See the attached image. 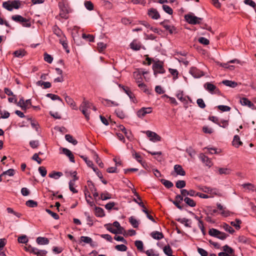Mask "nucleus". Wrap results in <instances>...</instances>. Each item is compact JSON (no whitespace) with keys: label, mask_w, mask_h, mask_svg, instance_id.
I'll return each mask as SVG.
<instances>
[{"label":"nucleus","mask_w":256,"mask_h":256,"mask_svg":"<svg viewBox=\"0 0 256 256\" xmlns=\"http://www.w3.org/2000/svg\"><path fill=\"white\" fill-rule=\"evenodd\" d=\"M92 106V104L86 100L85 98H84L83 102L80 104L79 110L82 112L86 120H88L90 119V109Z\"/></svg>","instance_id":"f257e3e1"},{"label":"nucleus","mask_w":256,"mask_h":256,"mask_svg":"<svg viewBox=\"0 0 256 256\" xmlns=\"http://www.w3.org/2000/svg\"><path fill=\"white\" fill-rule=\"evenodd\" d=\"M20 6V1L16 0L5 2L2 4L3 7L9 11H12L14 8L18 9Z\"/></svg>","instance_id":"f03ea898"},{"label":"nucleus","mask_w":256,"mask_h":256,"mask_svg":"<svg viewBox=\"0 0 256 256\" xmlns=\"http://www.w3.org/2000/svg\"><path fill=\"white\" fill-rule=\"evenodd\" d=\"M208 234L212 236L216 237L221 240H224L228 236L224 232H222L216 228H210L208 230Z\"/></svg>","instance_id":"7ed1b4c3"},{"label":"nucleus","mask_w":256,"mask_h":256,"mask_svg":"<svg viewBox=\"0 0 256 256\" xmlns=\"http://www.w3.org/2000/svg\"><path fill=\"white\" fill-rule=\"evenodd\" d=\"M24 250L26 251L32 253L38 256H44L47 254V251L46 250H40L37 248L32 246L30 245L26 246Z\"/></svg>","instance_id":"20e7f679"},{"label":"nucleus","mask_w":256,"mask_h":256,"mask_svg":"<svg viewBox=\"0 0 256 256\" xmlns=\"http://www.w3.org/2000/svg\"><path fill=\"white\" fill-rule=\"evenodd\" d=\"M184 18L186 21L190 24H196L200 23L202 20L201 18H198L196 16L191 14H188L185 15Z\"/></svg>","instance_id":"39448f33"},{"label":"nucleus","mask_w":256,"mask_h":256,"mask_svg":"<svg viewBox=\"0 0 256 256\" xmlns=\"http://www.w3.org/2000/svg\"><path fill=\"white\" fill-rule=\"evenodd\" d=\"M203 192L208 193L210 194L211 198L215 196H220V194L219 190L216 188H211L207 186H204L200 188Z\"/></svg>","instance_id":"423d86ee"},{"label":"nucleus","mask_w":256,"mask_h":256,"mask_svg":"<svg viewBox=\"0 0 256 256\" xmlns=\"http://www.w3.org/2000/svg\"><path fill=\"white\" fill-rule=\"evenodd\" d=\"M58 6L60 10V16L64 19H68L69 12L66 6L64 4L60 2L59 3Z\"/></svg>","instance_id":"0eeeda50"},{"label":"nucleus","mask_w":256,"mask_h":256,"mask_svg":"<svg viewBox=\"0 0 256 256\" xmlns=\"http://www.w3.org/2000/svg\"><path fill=\"white\" fill-rule=\"evenodd\" d=\"M152 68L154 72V74L156 76L158 74H162L165 72V70L162 65L158 62H156L153 64Z\"/></svg>","instance_id":"6e6552de"},{"label":"nucleus","mask_w":256,"mask_h":256,"mask_svg":"<svg viewBox=\"0 0 256 256\" xmlns=\"http://www.w3.org/2000/svg\"><path fill=\"white\" fill-rule=\"evenodd\" d=\"M148 15L152 20H158L160 17L158 12L154 8H150L148 10Z\"/></svg>","instance_id":"1a4fd4ad"},{"label":"nucleus","mask_w":256,"mask_h":256,"mask_svg":"<svg viewBox=\"0 0 256 256\" xmlns=\"http://www.w3.org/2000/svg\"><path fill=\"white\" fill-rule=\"evenodd\" d=\"M189 72L194 78H200L204 76L202 71L194 66L190 68Z\"/></svg>","instance_id":"9d476101"},{"label":"nucleus","mask_w":256,"mask_h":256,"mask_svg":"<svg viewBox=\"0 0 256 256\" xmlns=\"http://www.w3.org/2000/svg\"><path fill=\"white\" fill-rule=\"evenodd\" d=\"M152 112V108L151 107L142 108L137 112V116L140 118H142L146 114H150Z\"/></svg>","instance_id":"9b49d317"},{"label":"nucleus","mask_w":256,"mask_h":256,"mask_svg":"<svg viewBox=\"0 0 256 256\" xmlns=\"http://www.w3.org/2000/svg\"><path fill=\"white\" fill-rule=\"evenodd\" d=\"M146 134L147 136L150 138V140L153 142H156L160 140V136L154 132L148 130L146 132Z\"/></svg>","instance_id":"f8f14e48"},{"label":"nucleus","mask_w":256,"mask_h":256,"mask_svg":"<svg viewBox=\"0 0 256 256\" xmlns=\"http://www.w3.org/2000/svg\"><path fill=\"white\" fill-rule=\"evenodd\" d=\"M240 102L242 106H248V108L254 110H256V106L246 98H240Z\"/></svg>","instance_id":"ddd939ff"},{"label":"nucleus","mask_w":256,"mask_h":256,"mask_svg":"<svg viewBox=\"0 0 256 256\" xmlns=\"http://www.w3.org/2000/svg\"><path fill=\"white\" fill-rule=\"evenodd\" d=\"M217 208L218 210L220 211V214L222 216L227 217L230 215V212L226 208L223 206H222L220 204L218 203L216 204Z\"/></svg>","instance_id":"4468645a"},{"label":"nucleus","mask_w":256,"mask_h":256,"mask_svg":"<svg viewBox=\"0 0 256 256\" xmlns=\"http://www.w3.org/2000/svg\"><path fill=\"white\" fill-rule=\"evenodd\" d=\"M200 158L202 160V162L208 168H210L212 166V162L210 158L203 154H200Z\"/></svg>","instance_id":"2eb2a0df"},{"label":"nucleus","mask_w":256,"mask_h":256,"mask_svg":"<svg viewBox=\"0 0 256 256\" xmlns=\"http://www.w3.org/2000/svg\"><path fill=\"white\" fill-rule=\"evenodd\" d=\"M131 49L134 50H140L142 46L140 42L136 40H134L130 44Z\"/></svg>","instance_id":"dca6fc26"},{"label":"nucleus","mask_w":256,"mask_h":256,"mask_svg":"<svg viewBox=\"0 0 256 256\" xmlns=\"http://www.w3.org/2000/svg\"><path fill=\"white\" fill-rule=\"evenodd\" d=\"M65 100L66 102L74 110H78L76 104L74 100L68 96H65Z\"/></svg>","instance_id":"f3484780"},{"label":"nucleus","mask_w":256,"mask_h":256,"mask_svg":"<svg viewBox=\"0 0 256 256\" xmlns=\"http://www.w3.org/2000/svg\"><path fill=\"white\" fill-rule=\"evenodd\" d=\"M204 88L211 94H212L215 90H217L216 86L209 82H207L204 84Z\"/></svg>","instance_id":"a211bd4d"},{"label":"nucleus","mask_w":256,"mask_h":256,"mask_svg":"<svg viewBox=\"0 0 256 256\" xmlns=\"http://www.w3.org/2000/svg\"><path fill=\"white\" fill-rule=\"evenodd\" d=\"M62 152L64 154L68 156L70 158V160L71 162L74 163V157L72 152L66 148H62Z\"/></svg>","instance_id":"6ab92c4d"},{"label":"nucleus","mask_w":256,"mask_h":256,"mask_svg":"<svg viewBox=\"0 0 256 256\" xmlns=\"http://www.w3.org/2000/svg\"><path fill=\"white\" fill-rule=\"evenodd\" d=\"M133 76L137 84L142 81V73L140 70H137L134 72Z\"/></svg>","instance_id":"aec40b11"},{"label":"nucleus","mask_w":256,"mask_h":256,"mask_svg":"<svg viewBox=\"0 0 256 256\" xmlns=\"http://www.w3.org/2000/svg\"><path fill=\"white\" fill-rule=\"evenodd\" d=\"M174 172L177 174L184 176L186 175V172L182 166L179 164H176L174 166Z\"/></svg>","instance_id":"412c9836"},{"label":"nucleus","mask_w":256,"mask_h":256,"mask_svg":"<svg viewBox=\"0 0 256 256\" xmlns=\"http://www.w3.org/2000/svg\"><path fill=\"white\" fill-rule=\"evenodd\" d=\"M167 20H164L160 22V24L163 27L169 32L172 34L173 33L174 30H175L174 26L168 25L166 24Z\"/></svg>","instance_id":"4be33fe9"},{"label":"nucleus","mask_w":256,"mask_h":256,"mask_svg":"<svg viewBox=\"0 0 256 256\" xmlns=\"http://www.w3.org/2000/svg\"><path fill=\"white\" fill-rule=\"evenodd\" d=\"M94 214L97 217L102 218L105 216L104 210L102 208L98 206L95 207Z\"/></svg>","instance_id":"5701e85b"},{"label":"nucleus","mask_w":256,"mask_h":256,"mask_svg":"<svg viewBox=\"0 0 256 256\" xmlns=\"http://www.w3.org/2000/svg\"><path fill=\"white\" fill-rule=\"evenodd\" d=\"M176 98L182 102H184L186 101V99L188 98V96H184V92L179 90L178 92L176 94Z\"/></svg>","instance_id":"b1692460"},{"label":"nucleus","mask_w":256,"mask_h":256,"mask_svg":"<svg viewBox=\"0 0 256 256\" xmlns=\"http://www.w3.org/2000/svg\"><path fill=\"white\" fill-rule=\"evenodd\" d=\"M60 42L62 44L63 46V48L66 50V52L68 53L70 50L68 49V44L67 42V40L66 39V38L64 36H63L60 39Z\"/></svg>","instance_id":"393cba45"},{"label":"nucleus","mask_w":256,"mask_h":256,"mask_svg":"<svg viewBox=\"0 0 256 256\" xmlns=\"http://www.w3.org/2000/svg\"><path fill=\"white\" fill-rule=\"evenodd\" d=\"M150 235L153 238L157 240H160L164 238L162 233L157 231L152 232Z\"/></svg>","instance_id":"a878e982"},{"label":"nucleus","mask_w":256,"mask_h":256,"mask_svg":"<svg viewBox=\"0 0 256 256\" xmlns=\"http://www.w3.org/2000/svg\"><path fill=\"white\" fill-rule=\"evenodd\" d=\"M242 142L240 141V136L238 135L234 136L232 141L233 146L236 148H238L242 145Z\"/></svg>","instance_id":"bb28decb"},{"label":"nucleus","mask_w":256,"mask_h":256,"mask_svg":"<svg viewBox=\"0 0 256 256\" xmlns=\"http://www.w3.org/2000/svg\"><path fill=\"white\" fill-rule=\"evenodd\" d=\"M184 201L188 206L190 207H194L196 206V202L188 197L184 198Z\"/></svg>","instance_id":"cd10ccee"},{"label":"nucleus","mask_w":256,"mask_h":256,"mask_svg":"<svg viewBox=\"0 0 256 256\" xmlns=\"http://www.w3.org/2000/svg\"><path fill=\"white\" fill-rule=\"evenodd\" d=\"M26 54V52L23 49H20L14 52L13 54L18 58H22Z\"/></svg>","instance_id":"c85d7f7f"},{"label":"nucleus","mask_w":256,"mask_h":256,"mask_svg":"<svg viewBox=\"0 0 256 256\" xmlns=\"http://www.w3.org/2000/svg\"><path fill=\"white\" fill-rule=\"evenodd\" d=\"M220 174H229L231 173L232 170L228 168H219L218 170Z\"/></svg>","instance_id":"c756f323"},{"label":"nucleus","mask_w":256,"mask_h":256,"mask_svg":"<svg viewBox=\"0 0 256 256\" xmlns=\"http://www.w3.org/2000/svg\"><path fill=\"white\" fill-rule=\"evenodd\" d=\"M36 85L38 86H43L44 88H50L52 86L50 82H42V80H39L36 82Z\"/></svg>","instance_id":"7c9ffc66"},{"label":"nucleus","mask_w":256,"mask_h":256,"mask_svg":"<svg viewBox=\"0 0 256 256\" xmlns=\"http://www.w3.org/2000/svg\"><path fill=\"white\" fill-rule=\"evenodd\" d=\"M132 156L138 162L140 163L142 166H144V162L142 161V158L139 154L134 150L132 152Z\"/></svg>","instance_id":"2f4dec72"},{"label":"nucleus","mask_w":256,"mask_h":256,"mask_svg":"<svg viewBox=\"0 0 256 256\" xmlns=\"http://www.w3.org/2000/svg\"><path fill=\"white\" fill-rule=\"evenodd\" d=\"M36 242L39 244H47L49 243V240L46 238L38 237L36 238Z\"/></svg>","instance_id":"473e14b6"},{"label":"nucleus","mask_w":256,"mask_h":256,"mask_svg":"<svg viewBox=\"0 0 256 256\" xmlns=\"http://www.w3.org/2000/svg\"><path fill=\"white\" fill-rule=\"evenodd\" d=\"M222 82L226 86H228L232 88H235L238 86V84L236 82L229 80H223Z\"/></svg>","instance_id":"72a5a7b5"},{"label":"nucleus","mask_w":256,"mask_h":256,"mask_svg":"<svg viewBox=\"0 0 256 256\" xmlns=\"http://www.w3.org/2000/svg\"><path fill=\"white\" fill-rule=\"evenodd\" d=\"M223 250L228 253V254H230V256H232L234 254V250L230 247L228 245H225L222 247Z\"/></svg>","instance_id":"f704fd0d"},{"label":"nucleus","mask_w":256,"mask_h":256,"mask_svg":"<svg viewBox=\"0 0 256 256\" xmlns=\"http://www.w3.org/2000/svg\"><path fill=\"white\" fill-rule=\"evenodd\" d=\"M160 182L164 186L168 188H172L174 186V184L170 180H166L164 179H162Z\"/></svg>","instance_id":"c9c22d12"},{"label":"nucleus","mask_w":256,"mask_h":256,"mask_svg":"<svg viewBox=\"0 0 256 256\" xmlns=\"http://www.w3.org/2000/svg\"><path fill=\"white\" fill-rule=\"evenodd\" d=\"M66 140L70 143L74 145L77 144L78 142L76 140L74 139L73 136L70 134H67L65 136Z\"/></svg>","instance_id":"e433bc0d"},{"label":"nucleus","mask_w":256,"mask_h":256,"mask_svg":"<svg viewBox=\"0 0 256 256\" xmlns=\"http://www.w3.org/2000/svg\"><path fill=\"white\" fill-rule=\"evenodd\" d=\"M222 226L226 231L228 232L230 234H233L234 232L233 228L226 223H224Z\"/></svg>","instance_id":"4c0bfd02"},{"label":"nucleus","mask_w":256,"mask_h":256,"mask_svg":"<svg viewBox=\"0 0 256 256\" xmlns=\"http://www.w3.org/2000/svg\"><path fill=\"white\" fill-rule=\"evenodd\" d=\"M63 175L62 172H52L49 174V177L54 179H58Z\"/></svg>","instance_id":"58836bf2"},{"label":"nucleus","mask_w":256,"mask_h":256,"mask_svg":"<svg viewBox=\"0 0 256 256\" xmlns=\"http://www.w3.org/2000/svg\"><path fill=\"white\" fill-rule=\"evenodd\" d=\"M16 104H17L18 106L20 107L22 110H24L25 112L26 111V105L24 104V100L23 98H20L18 102H16Z\"/></svg>","instance_id":"ea45409f"},{"label":"nucleus","mask_w":256,"mask_h":256,"mask_svg":"<svg viewBox=\"0 0 256 256\" xmlns=\"http://www.w3.org/2000/svg\"><path fill=\"white\" fill-rule=\"evenodd\" d=\"M16 104H17L18 106L20 107L22 110H24L25 112L26 111V105L24 104V100L23 98H20L18 102H16Z\"/></svg>","instance_id":"a19ab883"},{"label":"nucleus","mask_w":256,"mask_h":256,"mask_svg":"<svg viewBox=\"0 0 256 256\" xmlns=\"http://www.w3.org/2000/svg\"><path fill=\"white\" fill-rule=\"evenodd\" d=\"M104 226L106 228L111 232L112 234H118V230H116V228H113V226L112 224H106L104 225Z\"/></svg>","instance_id":"79ce46f5"},{"label":"nucleus","mask_w":256,"mask_h":256,"mask_svg":"<svg viewBox=\"0 0 256 256\" xmlns=\"http://www.w3.org/2000/svg\"><path fill=\"white\" fill-rule=\"evenodd\" d=\"M164 252L168 256H170L172 254V250L169 245H166L163 248Z\"/></svg>","instance_id":"37998d69"},{"label":"nucleus","mask_w":256,"mask_h":256,"mask_svg":"<svg viewBox=\"0 0 256 256\" xmlns=\"http://www.w3.org/2000/svg\"><path fill=\"white\" fill-rule=\"evenodd\" d=\"M24 18L22 16L18 14L14 15L12 16V19L18 23L20 24L22 20H24Z\"/></svg>","instance_id":"c03bdc74"},{"label":"nucleus","mask_w":256,"mask_h":256,"mask_svg":"<svg viewBox=\"0 0 256 256\" xmlns=\"http://www.w3.org/2000/svg\"><path fill=\"white\" fill-rule=\"evenodd\" d=\"M119 128L121 131H122L125 134L126 136L128 138H130L131 135V132H128L126 129L124 128V126L122 125H120L119 126Z\"/></svg>","instance_id":"a18cd8bd"},{"label":"nucleus","mask_w":256,"mask_h":256,"mask_svg":"<svg viewBox=\"0 0 256 256\" xmlns=\"http://www.w3.org/2000/svg\"><path fill=\"white\" fill-rule=\"evenodd\" d=\"M115 205L116 203L114 202H110L105 205V208L108 210H110L112 208L118 210V208H114Z\"/></svg>","instance_id":"49530a36"},{"label":"nucleus","mask_w":256,"mask_h":256,"mask_svg":"<svg viewBox=\"0 0 256 256\" xmlns=\"http://www.w3.org/2000/svg\"><path fill=\"white\" fill-rule=\"evenodd\" d=\"M112 226L115 227L116 230H118V234H122V231L124 228L120 226V223L116 221L114 222Z\"/></svg>","instance_id":"de8ad7c7"},{"label":"nucleus","mask_w":256,"mask_h":256,"mask_svg":"<svg viewBox=\"0 0 256 256\" xmlns=\"http://www.w3.org/2000/svg\"><path fill=\"white\" fill-rule=\"evenodd\" d=\"M53 32L55 34L60 37V38L64 36L62 30L56 26H54L53 28Z\"/></svg>","instance_id":"09e8293b"},{"label":"nucleus","mask_w":256,"mask_h":256,"mask_svg":"<svg viewBox=\"0 0 256 256\" xmlns=\"http://www.w3.org/2000/svg\"><path fill=\"white\" fill-rule=\"evenodd\" d=\"M243 188H246L248 190H254V186L253 184L250 183L244 184L242 185Z\"/></svg>","instance_id":"8fccbe9b"},{"label":"nucleus","mask_w":256,"mask_h":256,"mask_svg":"<svg viewBox=\"0 0 256 256\" xmlns=\"http://www.w3.org/2000/svg\"><path fill=\"white\" fill-rule=\"evenodd\" d=\"M26 204L27 206L30 208H35L38 206V203L36 202L34 200H28L26 202Z\"/></svg>","instance_id":"3c124183"},{"label":"nucleus","mask_w":256,"mask_h":256,"mask_svg":"<svg viewBox=\"0 0 256 256\" xmlns=\"http://www.w3.org/2000/svg\"><path fill=\"white\" fill-rule=\"evenodd\" d=\"M135 246L140 252H142L144 249V244L141 240H136L134 242Z\"/></svg>","instance_id":"603ef678"},{"label":"nucleus","mask_w":256,"mask_h":256,"mask_svg":"<svg viewBox=\"0 0 256 256\" xmlns=\"http://www.w3.org/2000/svg\"><path fill=\"white\" fill-rule=\"evenodd\" d=\"M242 223V221L239 219H236L235 221L232 222H230L231 225L235 227L236 230L240 228V224Z\"/></svg>","instance_id":"864d4df0"},{"label":"nucleus","mask_w":256,"mask_h":256,"mask_svg":"<svg viewBox=\"0 0 256 256\" xmlns=\"http://www.w3.org/2000/svg\"><path fill=\"white\" fill-rule=\"evenodd\" d=\"M129 222L134 228H137L138 226V221L132 216L130 218Z\"/></svg>","instance_id":"5fc2aeb1"},{"label":"nucleus","mask_w":256,"mask_h":256,"mask_svg":"<svg viewBox=\"0 0 256 256\" xmlns=\"http://www.w3.org/2000/svg\"><path fill=\"white\" fill-rule=\"evenodd\" d=\"M186 185V182L183 180H179L176 182V186L178 188H182L185 187Z\"/></svg>","instance_id":"6e6d98bb"},{"label":"nucleus","mask_w":256,"mask_h":256,"mask_svg":"<svg viewBox=\"0 0 256 256\" xmlns=\"http://www.w3.org/2000/svg\"><path fill=\"white\" fill-rule=\"evenodd\" d=\"M20 24L24 27L30 28L31 26V23L29 19L26 18H24Z\"/></svg>","instance_id":"4d7b16f0"},{"label":"nucleus","mask_w":256,"mask_h":256,"mask_svg":"<svg viewBox=\"0 0 256 256\" xmlns=\"http://www.w3.org/2000/svg\"><path fill=\"white\" fill-rule=\"evenodd\" d=\"M162 8L164 10L169 14H172L173 13L172 9L168 6L163 4Z\"/></svg>","instance_id":"13d9d810"},{"label":"nucleus","mask_w":256,"mask_h":256,"mask_svg":"<svg viewBox=\"0 0 256 256\" xmlns=\"http://www.w3.org/2000/svg\"><path fill=\"white\" fill-rule=\"evenodd\" d=\"M46 96L48 98H50L52 100H58L61 102L62 101V98L59 96H58V95H56V94L49 93V94H46Z\"/></svg>","instance_id":"bf43d9fd"},{"label":"nucleus","mask_w":256,"mask_h":256,"mask_svg":"<svg viewBox=\"0 0 256 256\" xmlns=\"http://www.w3.org/2000/svg\"><path fill=\"white\" fill-rule=\"evenodd\" d=\"M102 200H106L111 198V194L108 192H105L101 194L100 198Z\"/></svg>","instance_id":"052dcab7"},{"label":"nucleus","mask_w":256,"mask_h":256,"mask_svg":"<svg viewBox=\"0 0 256 256\" xmlns=\"http://www.w3.org/2000/svg\"><path fill=\"white\" fill-rule=\"evenodd\" d=\"M82 38L84 39L87 40L88 41L90 42H92L94 41V36L91 34H83L82 35Z\"/></svg>","instance_id":"680f3d73"},{"label":"nucleus","mask_w":256,"mask_h":256,"mask_svg":"<svg viewBox=\"0 0 256 256\" xmlns=\"http://www.w3.org/2000/svg\"><path fill=\"white\" fill-rule=\"evenodd\" d=\"M104 102H105L104 103V104L106 106H118V104L117 102H114V101H111L108 100H105Z\"/></svg>","instance_id":"e2e57ef3"},{"label":"nucleus","mask_w":256,"mask_h":256,"mask_svg":"<svg viewBox=\"0 0 256 256\" xmlns=\"http://www.w3.org/2000/svg\"><path fill=\"white\" fill-rule=\"evenodd\" d=\"M44 60L49 64H51L53 60V58L47 53L44 54Z\"/></svg>","instance_id":"0e129e2a"},{"label":"nucleus","mask_w":256,"mask_h":256,"mask_svg":"<svg viewBox=\"0 0 256 256\" xmlns=\"http://www.w3.org/2000/svg\"><path fill=\"white\" fill-rule=\"evenodd\" d=\"M115 248L120 252H125L127 250V247L124 244H118L115 246Z\"/></svg>","instance_id":"69168bd1"},{"label":"nucleus","mask_w":256,"mask_h":256,"mask_svg":"<svg viewBox=\"0 0 256 256\" xmlns=\"http://www.w3.org/2000/svg\"><path fill=\"white\" fill-rule=\"evenodd\" d=\"M84 6L89 10H92L94 9V4L90 1H86L84 2Z\"/></svg>","instance_id":"338daca9"},{"label":"nucleus","mask_w":256,"mask_h":256,"mask_svg":"<svg viewBox=\"0 0 256 256\" xmlns=\"http://www.w3.org/2000/svg\"><path fill=\"white\" fill-rule=\"evenodd\" d=\"M146 254L148 256H158V254L154 252L152 249L148 250L146 252Z\"/></svg>","instance_id":"774afa93"}]
</instances>
